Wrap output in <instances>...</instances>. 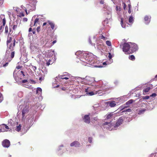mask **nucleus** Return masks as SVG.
<instances>
[{
    "label": "nucleus",
    "instance_id": "nucleus-60",
    "mask_svg": "<svg viewBox=\"0 0 157 157\" xmlns=\"http://www.w3.org/2000/svg\"><path fill=\"white\" fill-rule=\"evenodd\" d=\"M93 120L94 121H98V119L96 117H95L93 118Z\"/></svg>",
    "mask_w": 157,
    "mask_h": 157
},
{
    "label": "nucleus",
    "instance_id": "nucleus-43",
    "mask_svg": "<svg viewBox=\"0 0 157 157\" xmlns=\"http://www.w3.org/2000/svg\"><path fill=\"white\" fill-rule=\"evenodd\" d=\"M18 16L20 17H24L25 16V15L23 13L21 12L18 15Z\"/></svg>",
    "mask_w": 157,
    "mask_h": 157
},
{
    "label": "nucleus",
    "instance_id": "nucleus-59",
    "mask_svg": "<svg viewBox=\"0 0 157 157\" xmlns=\"http://www.w3.org/2000/svg\"><path fill=\"white\" fill-rule=\"evenodd\" d=\"M123 8L124 10L125 9L126 7V5L124 2L123 3Z\"/></svg>",
    "mask_w": 157,
    "mask_h": 157
},
{
    "label": "nucleus",
    "instance_id": "nucleus-47",
    "mask_svg": "<svg viewBox=\"0 0 157 157\" xmlns=\"http://www.w3.org/2000/svg\"><path fill=\"white\" fill-rule=\"evenodd\" d=\"M59 85H56L55 83H53V86L54 88L58 87H59Z\"/></svg>",
    "mask_w": 157,
    "mask_h": 157
},
{
    "label": "nucleus",
    "instance_id": "nucleus-5",
    "mask_svg": "<svg viewBox=\"0 0 157 157\" xmlns=\"http://www.w3.org/2000/svg\"><path fill=\"white\" fill-rule=\"evenodd\" d=\"M13 76L15 81L17 82H19V80L24 78L25 75L23 71H17V69H15L13 73Z\"/></svg>",
    "mask_w": 157,
    "mask_h": 157
},
{
    "label": "nucleus",
    "instance_id": "nucleus-9",
    "mask_svg": "<svg viewBox=\"0 0 157 157\" xmlns=\"http://www.w3.org/2000/svg\"><path fill=\"white\" fill-rule=\"evenodd\" d=\"M131 42L126 43L124 44L122 48L123 51L125 54L128 51L130 52Z\"/></svg>",
    "mask_w": 157,
    "mask_h": 157
},
{
    "label": "nucleus",
    "instance_id": "nucleus-21",
    "mask_svg": "<svg viewBox=\"0 0 157 157\" xmlns=\"http://www.w3.org/2000/svg\"><path fill=\"white\" fill-rule=\"evenodd\" d=\"M28 123L31 124L33 121V117L32 115H30L27 118Z\"/></svg>",
    "mask_w": 157,
    "mask_h": 157
},
{
    "label": "nucleus",
    "instance_id": "nucleus-36",
    "mask_svg": "<svg viewBox=\"0 0 157 157\" xmlns=\"http://www.w3.org/2000/svg\"><path fill=\"white\" fill-rule=\"evenodd\" d=\"M21 125H19L18 126L16 127V130L17 132H19L21 129Z\"/></svg>",
    "mask_w": 157,
    "mask_h": 157
},
{
    "label": "nucleus",
    "instance_id": "nucleus-55",
    "mask_svg": "<svg viewBox=\"0 0 157 157\" xmlns=\"http://www.w3.org/2000/svg\"><path fill=\"white\" fill-rule=\"evenodd\" d=\"M149 98V96H146L144 97L143 99H148Z\"/></svg>",
    "mask_w": 157,
    "mask_h": 157
},
{
    "label": "nucleus",
    "instance_id": "nucleus-25",
    "mask_svg": "<svg viewBox=\"0 0 157 157\" xmlns=\"http://www.w3.org/2000/svg\"><path fill=\"white\" fill-rule=\"evenodd\" d=\"M97 46L98 47V49L101 50L102 48V47L103 46V44L101 43L100 44L99 43H97Z\"/></svg>",
    "mask_w": 157,
    "mask_h": 157
},
{
    "label": "nucleus",
    "instance_id": "nucleus-4",
    "mask_svg": "<svg viewBox=\"0 0 157 157\" xmlns=\"http://www.w3.org/2000/svg\"><path fill=\"white\" fill-rule=\"evenodd\" d=\"M13 50L14 47H11V46L7 47L5 57L7 61L10 62L14 57L15 52L13 51Z\"/></svg>",
    "mask_w": 157,
    "mask_h": 157
},
{
    "label": "nucleus",
    "instance_id": "nucleus-61",
    "mask_svg": "<svg viewBox=\"0 0 157 157\" xmlns=\"http://www.w3.org/2000/svg\"><path fill=\"white\" fill-rule=\"evenodd\" d=\"M21 68V67L20 66H18L16 67L15 69H17V71H19L18 69Z\"/></svg>",
    "mask_w": 157,
    "mask_h": 157
},
{
    "label": "nucleus",
    "instance_id": "nucleus-6",
    "mask_svg": "<svg viewBox=\"0 0 157 157\" xmlns=\"http://www.w3.org/2000/svg\"><path fill=\"white\" fill-rule=\"evenodd\" d=\"M29 3L31 4L32 5L29 4H27L26 6V9H25V11L28 14L27 9H28L29 11H32L36 9V3L37 2L36 0H29Z\"/></svg>",
    "mask_w": 157,
    "mask_h": 157
},
{
    "label": "nucleus",
    "instance_id": "nucleus-37",
    "mask_svg": "<svg viewBox=\"0 0 157 157\" xmlns=\"http://www.w3.org/2000/svg\"><path fill=\"white\" fill-rule=\"evenodd\" d=\"M113 50H111L110 51L111 52H112V51H113ZM114 56V54H111V53L109 52V55H108V57L109 59H111Z\"/></svg>",
    "mask_w": 157,
    "mask_h": 157
},
{
    "label": "nucleus",
    "instance_id": "nucleus-32",
    "mask_svg": "<svg viewBox=\"0 0 157 157\" xmlns=\"http://www.w3.org/2000/svg\"><path fill=\"white\" fill-rule=\"evenodd\" d=\"M151 88L149 87H147L146 88H145L143 90V91L144 92L146 93L149 91L150 89Z\"/></svg>",
    "mask_w": 157,
    "mask_h": 157
},
{
    "label": "nucleus",
    "instance_id": "nucleus-33",
    "mask_svg": "<svg viewBox=\"0 0 157 157\" xmlns=\"http://www.w3.org/2000/svg\"><path fill=\"white\" fill-rule=\"evenodd\" d=\"M18 96L19 98H21L23 96V93L21 91L19 92L18 93Z\"/></svg>",
    "mask_w": 157,
    "mask_h": 157
},
{
    "label": "nucleus",
    "instance_id": "nucleus-16",
    "mask_svg": "<svg viewBox=\"0 0 157 157\" xmlns=\"http://www.w3.org/2000/svg\"><path fill=\"white\" fill-rule=\"evenodd\" d=\"M117 102L114 101H108L106 102L107 105H109L111 107H113L115 106L117 104Z\"/></svg>",
    "mask_w": 157,
    "mask_h": 157
},
{
    "label": "nucleus",
    "instance_id": "nucleus-24",
    "mask_svg": "<svg viewBox=\"0 0 157 157\" xmlns=\"http://www.w3.org/2000/svg\"><path fill=\"white\" fill-rule=\"evenodd\" d=\"M48 24L50 25L51 29L52 30L54 29L55 27V24H54V23L49 21H48Z\"/></svg>",
    "mask_w": 157,
    "mask_h": 157
},
{
    "label": "nucleus",
    "instance_id": "nucleus-52",
    "mask_svg": "<svg viewBox=\"0 0 157 157\" xmlns=\"http://www.w3.org/2000/svg\"><path fill=\"white\" fill-rule=\"evenodd\" d=\"M100 38L101 39H103L104 40H105L106 39V38L103 35L100 36Z\"/></svg>",
    "mask_w": 157,
    "mask_h": 157
},
{
    "label": "nucleus",
    "instance_id": "nucleus-14",
    "mask_svg": "<svg viewBox=\"0 0 157 157\" xmlns=\"http://www.w3.org/2000/svg\"><path fill=\"white\" fill-rule=\"evenodd\" d=\"M2 145L5 147H8L10 145V142L9 140L6 139L2 142Z\"/></svg>",
    "mask_w": 157,
    "mask_h": 157
},
{
    "label": "nucleus",
    "instance_id": "nucleus-28",
    "mask_svg": "<svg viewBox=\"0 0 157 157\" xmlns=\"http://www.w3.org/2000/svg\"><path fill=\"white\" fill-rule=\"evenodd\" d=\"M134 102V100L132 99H131L127 101L126 103V105H129L131 104L132 103Z\"/></svg>",
    "mask_w": 157,
    "mask_h": 157
},
{
    "label": "nucleus",
    "instance_id": "nucleus-51",
    "mask_svg": "<svg viewBox=\"0 0 157 157\" xmlns=\"http://www.w3.org/2000/svg\"><path fill=\"white\" fill-rule=\"evenodd\" d=\"M44 75H43V76H41V77H40L39 78V80L40 81H42L44 79Z\"/></svg>",
    "mask_w": 157,
    "mask_h": 157
},
{
    "label": "nucleus",
    "instance_id": "nucleus-38",
    "mask_svg": "<svg viewBox=\"0 0 157 157\" xmlns=\"http://www.w3.org/2000/svg\"><path fill=\"white\" fill-rule=\"evenodd\" d=\"M13 121L11 119H10L8 121V124H10L11 126L13 125Z\"/></svg>",
    "mask_w": 157,
    "mask_h": 157
},
{
    "label": "nucleus",
    "instance_id": "nucleus-46",
    "mask_svg": "<svg viewBox=\"0 0 157 157\" xmlns=\"http://www.w3.org/2000/svg\"><path fill=\"white\" fill-rule=\"evenodd\" d=\"M6 22V20L5 19V18L4 17L3 19H2V23H3V26H4L5 25Z\"/></svg>",
    "mask_w": 157,
    "mask_h": 157
},
{
    "label": "nucleus",
    "instance_id": "nucleus-15",
    "mask_svg": "<svg viewBox=\"0 0 157 157\" xmlns=\"http://www.w3.org/2000/svg\"><path fill=\"white\" fill-rule=\"evenodd\" d=\"M70 145L71 147L74 146L75 147H80V144L78 141H75L71 143Z\"/></svg>",
    "mask_w": 157,
    "mask_h": 157
},
{
    "label": "nucleus",
    "instance_id": "nucleus-64",
    "mask_svg": "<svg viewBox=\"0 0 157 157\" xmlns=\"http://www.w3.org/2000/svg\"><path fill=\"white\" fill-rule=\"evenodd\" d=\"M90 88V87H87V88H85V91L86 92H87L88 91V90Z\"/></svg>",
    "mask_w": 157,
    "mask_h": 157
},
{
    "label": "nucleus",
    "instance_id": "nucleus-8",
    "mask_svg": "<svg viewBox=\"0 0 157 157\" xmlns=\"http://www.w3.org/2000/svg\"><path fill=\"white\" fill-rule=\"evenodd\" d=\"M29 107L28 106H26L23 108L22 111V119L23 120H25L27 116L29 115Z\"/></svg>",
    "mask_w": 157,
    "mask_h": 157
},
{
    "label": "nucleus",
    "instance_id": "nucleus-54",
    "mask_svg": "<svg viewBox=\"0 0 157 157\" xmlns=\"http://www.w3.org/2000/svg\"><path fill=\"white\" fill-rule=\"evenodd\" d=\"M89 42L92 45H94V46L95 44H92L91 43V40H90V38H89Z\"/></svg>",
    "mask_w": 157,
    "mask_h": 157
},
{
    "label": "nucleus",
    "instance_id": "nucleus-3",
    "mask_svg": "<svg viewBox=\"0 0 157 157\" xmlns=\"http://www.w3.org/2000/svg\"><path fill=\"white\" fill-rule=\"evenodd\" d=\"M77 79L78 80H83L87 84L91 86H92V89L93 90L94 88L96 89L97 90L98 89V88L100 86L98 85L97 82H95L94 78H88L86 77V78H82L80 77H77Z\"/></svg>",
    "mask_w": 157,
    "mask_h": 157
},
{
    "label": "nucleus",
    "instance_id": "nucleus-45",
    "mask_svg": "<svg viewBox=\"0 0 157 157\" xmlns=\"http://www.w3.org/2000/svg\"><path fill=\"white\" fill-rule=\"evenodd\" d=\"M28 82L27 80H19V82H21L22 83H25L27 82Z\"/></svg>",
    "mask_w": 157,
    "mask_h": 157
},
{
    "label": "nucleus",
    "instance_id": "nucleus-49",
    "mask_svg": "<svg viewBox=\"0 0 157 157\" xmlns=\"http://www.w3.org/2000/svg\"><path fill=\"white\" fill-rule=\"evenodd\" d=\"M92 139L91 137H89L88 139V141L89 142L91 143L92 142Z\"/></svg>",
    "mask_w": 157,
    "mask_h": 157
},
{
    "label": "nucleus",
    "instance_id": "nucleus-23",
    "mask_svg": "<svg viewBox=\"0 0 157 157\" xmlns=\"http://www.w3.org/2000/svg\"><path fill=\"white\" fill-rule=\"evenodd\" d=\"M93 107L94 109L95 110H98V109H101V107L99 104H94L93 106Z\"/></svg>",
    "mask_w": 157,
    "mask_h": 157
},
{
    "label": "nucleus",
    "instance_id": "nucleus-56",
    "mask_svg": "<svg viewBox=\"0 0 157 157\" xmlns=\"http://www.w3.org/2000/svg\"><path fill=\"white\" fill-rule=\"evenodd\" d=\"M17 27V25H14L13 26V30H15Z\"/></svg>",
    "mask_w": 157,
    "mask_h": 157
},
{
    "label": "nucleus",
    "instance_id": "nucleus-44",
    "mask_svg": "<svg viewBox=\"0 0 157 157\" xmlns=\"http://www.w3.org/2000/svg\"><path fill=\"white\" fill-rule=\"evenodd\" d=\"M116 10L117 11H120L121 10V8L120 6H116Z\"/></svg>",
    "mask_w": 157,
    "mask_h": 157
},
{
    "label": "nucleus",
    "instance_id": "nucleus-62",
    "mask_svg": "<svg viewBox=\"0 0 157 157\" xmlns=\"http://www.w3.org/2000/svg\"><path fill=\"white\" fill-rule=\"evenodd\" d=\"M40 31V27H38L36 29V31L37 32H39Z\"/></svg>",
    "mask_w": 157,
    "mask_h": 157
},
{
    "label": "nucleus",
    "instance_id": "nucleus-40",
    "mask_svg": "<svg viewBox=\"0 0 157 157\" xmlns=\"http://www.w3.org/2000/svg\"><path fill=\"white\" fill-rule=\"evenodd\" d=\"M149 157H157V153L152 154Z\"/></svg>",
    "mask_w": 157,
    "mask_h": 157
},
{
    "label": "nucleus",
    "instance_id": "nucleus-27",
    "mask_svg": "<svg viewBox=\"0 0 157 157\" xmlns=\"http://www.w3.org/2000/svg\"><path fill=\"white\" fill-rule=\"evenodd\" d=\"M112 115L113 114L111 113H108L105 116V119H109L111 117Z\"/></svg>",
    "mask_w": 157,
    "mask_h": 157
},
{
    "label": "nucleus",
    "instance_id": "nucleus-34",
    "mask_svg": "<svg viewBox=\"0 0 157 157\" xmlns=\"http://www.w3.org/2000/svg\"><path fill=\"white\" fill-rule=\"evenodd\" d=\"M33 17L32 18V20H31V24L30 25V26L31 27H32L33 26H35V24L34 23V22L33 21Z\"/></svg>",
    "mask_w": 157,
    "mask_h": 157
},
{
    "label": "nucleus",
    "instance_id": "nucleus-26",
    "mask_svg": "<svg viewBox=\"0 0 157 157\" xmlns=\"http://www.w3.org/2000/svg\"><path fill=\"white\" fill-rule=\"evenodd\" d=\"M42 89L40 87H38L37 88V90L36 91V93L37 94H40L41 95L42 93Z\"/></svg>",
    "mask_w": 157,
    "mask_h": 157
},
{
    "label": "nucleus",
    "instance_id": "nucleus-2",
    "mask_svg": "<svg viewBox=\"0 0 157 157\" xmlns=\"http://www.w3.org/2000/svg\"><path fill=\"white\" fill-rule=\"evenodd\" d=\"M123 121V119L121 117H120L116 123L105 122L103 123L102 125L104 128H106L109 130H116L117 127L122 124Z\"/></svg>",
    "mask_w": 157,
    "mask_h": 157
},
{
    "label": "nucleus",
    "instance_id": "nucleus-29",
    "mask_svg": "<svg viewBox=\"0 0 157 157\" xmlns=\"http://www.w3.org/2000/svg\"><path fill=\"white\" fill-rule=\"evenodd\" d=\"M41 71L44 74H46L47 73V69L45 67L43 68Z\"/></svg>",
    "mask_w": 157,
    "mask_h": 157
},
{
    "label": "nucleus",
    "instance_id": "nucleus-1",
    "mask_svg": "<svg viewBox=\"0 0 157 157\" xmlns=\"http://www.w3.org/2000/svg\"><path fill=\"white\" fill-rule=\"evenodd\" d=\"M75 54L77 56V58L80 59L81 63L85 66H90V65H93L95 67H102L103 65H106L105 62L102 63L101 64H95L96 63L99 61L97 60V57L91 52L78 51L75 53Z\"/></svg>",
    "mask_w": 157,
    "mask_h": 157
},
{
    "label": "nucleus",
    "instance_id": "nucleus-22",
    "mask_svg": "<svg viewBox=\"0 0 157 157\" xmlns=\"http://www.w3.org/2000/svg\"><path fill=\"white\" fill-rule=\"evenodd\" d=\"M0 126L1 128V129H4L5 132L7 131V130L6 129H9L8 126L5 124H2Z\"/></svg>",
    "mask_w": 157,
    "mask_h": 157
},
{
    "label": "nucleus",
    "instance_id": "nucleus-20",
    "mask_svg": "<svg viewBox=\"0 0 157 157\" xmlns=\"http://www.w3.org/2000/svg\"><path fill=\"white\" fill-rule=\"evenodd\" d=\"M55 54L54 52L52 50L48 51L47 53V57H50L52 56Z\"/></svg>",
    "mask_w": 157,
    "mask_h": 157
},
{
    "label": "nucleus",
    "instance_id": "nucleus-31",
    "mask_svg": "<svg viewBox=\"0 0 157 157\" xmlns=\"http://www.w3.org/2000/svg\"><path fill=\"white\" fill-rule=\"evenodd\" d=\"M129 59L132 60H134L135 59V57L133 55H131L129 56Z\"/></svg>",
    "mask_w": 157,
    "mask_h": 157
},
{
    "label": "nucleus",
    "instance_id": "nucleus-10",
    "mask_svg": "<svg viewBox=\"0 0 157 157\" xmlns=\"http://www.w3.org/2000/svg\"><path fill=\"white\" fill-rule=\"evenodd\" d=\"M130 46V53H132L138 50V47L135 43L131 42Z\"/></svg>",
    "mask_w": 157,
    "mask_h": 157
},
{
    "label": "nucleus",
    "instance_id": "nucleus-35",
    "mask_svg": "<svg viewBox=\"0 0 157 157\" xmlns=\"http://www.w3.org/2000/svg\"><path fill=\"white\" fill-rule=\"evenodd\" d=\"M129 22L130 23H132L133 21V18L132 16H130L129 18Z\"/></svg>",
    "mask_w": 157,
    "mask_h": 157
},
{
    "label": "nucleus",
    "instance_id": "nucleus-18",
    "mask_svg": "<svg viewBox=\"0 0 157 157\" xmlns=\"http://www.w3.org/2000/svg\"><path fill=\"white\" fill-rule=\"evenodd\" d=\"M126 108V106H121L120 108V109L121 110H123L122 112H131L132 111V110L131 109H124L125 108Z\"/></svg>",
    "mask_w": 157,
    "mask_h": 157
},
{
    "label": "nucleus",
    "instance_id": "nucleus-17",
    "mask_svg": "<svg viewBox=\"0 0 157 157\" xmlns=\"http://www.w3.org/2000/svg\"><path fill=\"white\" fill-rule=\"evenodd\" d=\"M106 8V9L105 8L104 9V11L105 12V14L110 15V17H111V9L109 7L108 8L107 7Z\"/></svg>",
    "mask_w": 157,
    "mask_h": 157
},
{
    "label": "nucleus",
    "instance_id": "nucleus-58",
    "mask_svg": "<svg viewBox=\"0 0 157 157\" xmlns=\"http://www.w3.org/2000/svg\"><path fill=\"white\" fill-rule=\"evenodd\" d=\"M51 60H50L49 59L48 60V62H47V63H46V64H47V65L48 66L49 65H50V61Z\"/></svg>",
    "mask_w": 157,
    "mask_h": 157
},
{
    "label": "nucleus",
    "instance_id": "nucleus-7",
    "mask_svg": "<svg viewBox=\"0 0 157 157\" xmlns=\"http://www.w3.org/2000/svg\"><path fill=\"white\" fill-rule=\"evenodd\" d=\"M106 89V88L105 86V85L104 84H102L101 86V87L100 88V89L99 90H96L94 92H90L87 93V94H88L92 96L94 94H96L98 93L99 95H102V94H103V93L101 94V93L99 92L100 91H104Z\"/></svg>",
    "mask_w": 157,
    "mask_h": 157
},
{
    "label": "nucleus",
    "instance_id": "nucleus-53",
    "mask_svg": "<svg viewBox=\"0 0 157 157\" xmlns=\"http://www.w3.org/2000/svg\"><path fill=\"white\" fill-rule=\"evenodd\" d=\"M157 95L155 93H153L150 96V97H155Z\"/></svg>",
    "mask_w": 157,
    "mask_h": 157
},
{
    "label": "nucleus",
    "instance_id": "nucleus-63",
    "mask_svg": "<svg viewBox=\"0 0 157 157\" xmlns=\"http://www.w3.org/2000/svg\"><path fill=\"white\" fill-rule=\"evenodd\" d=\"M32 33L33 34H35L36 33V30L35 29H33L32 30Z\"/></svg>",
    "mask_w": 157,
    "mask_h": 157
},
{
    "label": "nucleus",
    "instance_id": "nucleus-13",
    "mask_svg": "<svg viewBox=\"0 0 157 157\" xmlns=\"http://www.w3.org/2000/svg\"><path fill=\"white\" fill-rule=\"evenodd\" d=\"M90 115V114L89 115H85L83 117V120L85 123L89 124L90 122V118L89 117Z\"/></svg>",
    "mask_w": 157,
    "mask_h": 157
},
{
    "label": "nucleus",
    "instance_id": "nucleus-42",
    "mask_svg": "<svg viewBox=\"0 0 157 157\" xmlns=\"http://www.w3.org/2000/svg\"><path fill=\"white\" fill-rule=\"evenodd\" d=\"M8 30H9V28L8 27H7V26H6L5 28V33H8Z\"/></svg>",
    "mask_w": 157,
    "mask_h": 157
},
{
    "label": "nucleus",
    "instance_id": "nucleus-11",
    "mask_svg": "<svg viewBox=\"0 0 157 157\" xmlns=\"http://www.w3.org/2000/svg\"><path fill=\"white\" fill-rule=\"evenodd\" d=\"M69 77V74L65 72L63 74V75L56 77L55 79V80L56 81L58 79H68Z\"/></svg>",
    "mask_w": 157,
    "mask_h": 157
},
{
    "label": "nucleus",
    "instance_id": "nucleus-57",
    "mask_svg": "<svg viewBox=\"0 0 157 157\" xmlns=\"http://www.w3.org/2000/svg\"><path fill=\"white\" fill-rule=\"evenodd\" d=\"M5 132V130L4 129H1V126H0V132Z\"/></svg>",
    "mask_w": 157,
    "mask_h": 157
},
{
    "label": "nucleus",
    "instance_id": "nucleus-12",
    "mask_svg": "<svg viewBox=\"0 0 157 157\" xmlns=\"http://www.w3.org/2000/svg\"><path fill=\"white\" fill-rule=\"evenodd\" d=\"M11 37H9V36H8L7 40V47L11 46V47H14L15 46V40H14V42L12 44V43H10L11 41Z\"/></svg>",
    "mask_w": 157,
    "mask_h": 157
},
{
    "label": "nucleus",
    "instance_id": "nucleus-48",
    "mask_svg": "<svg viewBox=\"0 0 157 157\" xmlns=\"http://www.w3.org/2000/svg\"><path fill=\"white\" fill-rule=\"evenodd\" d=\"M3 98L2 94L0 93V102L2 101Z\"/></svg>",
    "mask_w": 157,
    "mask_h": 157
},
{
    "label": "nucleus",
    "instance_id": "nucleus-41",
    "mask_svg": "<svg viewBox=\"0 0 157 157\" xmlns=\"http://www.w3.org/2000/svg\"><path fill=\"white\" fill-rule=\"evenodd\" d=\"M121 26L122 28H126V26H125V25H124L123 23V20H122V19H121Z\"/></svg>",
    "mask_w": 157,
    "mask_h": 157
},
{
    "label": "nucleus",
    "instance_id": "nucleus-50",
    "mask_svg": "<svg viewBox=\"0 0 157 157\" xmlns=\"http://www.w3.org/2000/svg\"><path fill=\"white\" fill-rule=\"evenodd\" d=\"M38 21H39V19L36 18L35 19V20L34 21V23L35 24H36V23L38 22Z\"/></svg>",
    "mask_w": 157,
    "mask_h": 157
},
{
    "label": "nucleus",
    "instance_id": "nucleus-39",
    "mask_svg": "<svg viewBox=\"0 0 157 157\" xmlns=\"http://www.w3.org/2000/svg\"><path fill=\"white\" fill-rule=\"evenodd\" d=\"M106 44L109 46H111V42L109 40H107L106 42Z\"/></svg>",
    "mask_w": 157,
    "mask_h": 157
},
{
    "label": "nucleus",
    "instance_id": "nucleus-30",
    "mask_svg": "<svg viewBox=\"0 0 157 157\" xmlns=\"http://www.w3.org/2000/svg\"><path fill=\"white\" fill-rule=\"evenodd\" d=\"M145 109L140 110L138 111V114H142L144 113V112H145Z\"/></svg>",
    "mask_w": 157,
    "mask_h": 157
},
{
    "label": "nucleus",
    "instance_id": "nucleus-19",
    "mask_svg": "<svg viewBox=\"0 0 157 157\" xmlns=\"http://www.w3.org/2000/svg\"><path fill=\"white\" fill-rule=\"evenodd\" d=\"M151 17L150 16H146L144 18L145 23L146 24H148L150 21Z\"/></svg>",
    "mask_w": 157,
    "mask_h": 157
}]
</instances>
